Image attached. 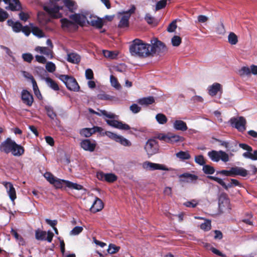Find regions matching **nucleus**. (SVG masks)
<instances>
[{
  "label": "nucleus",
  "instance_id": "6",
  "mask_svg": "<svg viewBox=\"0 0 257 257\" xmlns=\"http://www.w3.org/2000/svg\"><path fill=\"white\" fill-rule=\"evenodd\" d=\"M248 175V171L242 167H233L228 170H226V176H235L237 175L245 177Z\"/></svg>",
  "mask_w": 257,
  "mask_h": 257
},
{
  "label": "nucleus",
  "instance_id": "29",
  "mask_svg": "<svg viewBox=\"0 0 257 257\" xmlns=\"http://www.w3.org/2000/svg\"><path fill=\"white\" fill-rule=\"evenodd\" d=\"M30 26H32V33L35 36L41 38L45 36V33L43 31L37 26H33V24L31 23Z\"/></svg>",
  "mask_w": 257,
  "mask_h": 257
},
{
  "label": "nucleus",
  "instance_id": "48",
  "mask_svg": "<svg viewBox=\"0 0 257 257\" xmlns=\"http://www.w3.org/2000/svg\"><path fill=\"white\" fill-rule=\"evenodd\" d=\"M46 69L49 72L52 73L55 71L56 66L53 62H49L46 63Z\"/></svg>",
  "mask_w": 257,
  "mask_h": 257
},
{
  "label": "nucleus",
  "instance_id": "18",
  "mask_svg": "<svg viewBox=\"0 0 257 257\" xmlns=\"http://www.w3.org/2000/svg\"><path fill=\"white\" fill-rule=\"evenodd\" d=\"M155 98L152 96L145 97L137 100V102L142 105L147 106L155 103Z\"/></svg>",
  "mask_w": 257,
  "mask_h": 257
},
{
  "label": "nucleus",
  "instance_id": "2",
  "mask_svg": "<svg viewBox=\"0 0 257 257\" xmlns=\"http://www.w3.org/2000/svg\"><path fill=\"white\" fill-rule=\"evenodd\" d=\"M151 44H146L142 40L136 39L130 47V52L132 56L146 58L151 56Z\"/></svg>",
  "mask_w": 257,
  "mask_h": 257
},
{
  "label": "nucleus",
  "instance_id": "5",
  "mask_svg": "<svg viewBox=\"0 0 257 257\" xmlns=\"http://www.w3.org/2000/svg\"><path fill=\"white\" fill-rule=\"evenodd\" d=\"M145 150L149 156L157 153L159 151L158 142L153 139L148 140L145 146Z\"/></svg>",
  "mask_w": 257,
  "mask_h": 257
},
{
  "label": "nucleus",
  "instance_id": "11",
  "mask_svg": "<svg viewBox=\"0 0 257 257\" xmlns=\"http://www.w3.org/2000/svg\"><path fill=\"white\" fill-rule=\"evenodd\" d=\"M144 169H149L150 170H160L164 171H168L169 169L164 165L154 163L148 161L144 162L143 164Z\"/></svg>",
  "mask_w": 257,
  "mask_h": 257
},
{
  "label": "nucleus",
  "instance_id": "26",
  "mask_svg": "<svg viewBox=\"0 0 257 257\" xmlns=\"http://www.w3.org/2000/svg\"><path fill=\"white\" fill-rule=\"evenodd\" d=\"M184 141L185 138L183 137L171 133L169 134L168 143L173 144L178 142H183Z\"/></svg>",
  "mask_w": 257,
  "mask_h": 257
},
{
  "label": "nucleus",
  "instance_id": "31",
  "mask_svg": "<svg viewBox=\"0 0 257 257\" xmlns=\"http://www.w3.org/2000/svg\"><path fill=\"white\" fill-rule=\"evenodd\" d=\"M45 81L48 86L50 87L53 90L55 91H58L59 90V87L58 84L52 78L50 77H47L45 79Z\"/></svg>",
  "mask_w": 257,
  "mask_h": 257
},
{
  "label": "nucleus",
  "instance_id": "47",
  "mask_svg": "<svg viewBox=\"0 0 257 257\" xmlns=\"http://www.w3.org/2000/svg\"><path fill=\"white\" fill-rule=\"evenodd\" d=\"M110 80L111 84L112 86L116 88H119L120 87V85L118 83L117 78L114 77L113 75H111L110 76Z\"/></svg>",
  "mask_w": 257,
  "mask_h": 257
},
{
  "label": "nucleus",
  "instance_id": "32",
  "mask_svg": "<svg viewBox=\"0 0 257 257\" xmlns=\"http://www.w3.org/2000/svg\"><path fill=\"white\" fill-rule=\"evenodd\" d=\"M47 232L40 229L35 230V238L38 240H45Z\"/></svg>",
  "mask_w": 257,
  "mask_h": 257
},
{
  "label": "nucleus",
  "instance_id": "19",
  "mask_svg": "<svg viewBox=\"0 0 257 257\" xmlns=\"http://www.w3.org/2000/svg\"><path fill=\"white\" fill-rule=\"evenodd\" d=\"M173 127L177 131L185 132L187 130L188 127L185 122L181 120H176L173 122Z\"/></svg>",
  "mask_w": 257,
  "mask_h": 257
},
{
  "label": "nucleus",
  "instance_id": "13",
  "mask_svg": "<svg viewBox=\"0 0 257 257\" xmlns=\"http://www.w3.org/2000/svg\"><path fill=\"white\" fill-rule=\"evenodd\" d=\"M5 4H9V6L6 7L7 10H11L12 11H20L22 9L21 5L19 0H3Z\"/></svg>",
  "mask_w": 257,
  "mask_h": 257
},
{
  "label": "nucleus",
  "instance_id": "42",
  "mask_svg": "<svg viewBox=\"0 0 257 257\" xmlns=\"http://www.w3.org/2000/svg\"><path fill=\"white\" fill-rule=\"evenodd\" d=\"M176 156L182 160H188L190 158V154L187 152L180 151L176 154Z\"/></svg>",
  "mask_w": 257,
  "mask_h": 257
},
{
  "label": "nucleus",
  "instance_id": "20",
  "mask_svg": "<svg viewBox=\"0 0 257 257\" xmlns=\"http://www.w3.org/2000/svg\"><path fill=\"white\" fill-rule=\"evenodd\" d=\"M87 23L91 26L99 29H101L104 25L102 19L97 17H93L90 22L87 21Z\"/></svg>",
  "mask_w": 257,
  "mask_h": 257
},
{
  "label": "nucleus",
  "instance_id": "21",
  "mask_svg": "<svg viewBox=\"0 0 257 257\" xmlns=\"http://www.w3.org/2000/svg\"><path fill=\"white\" fill-rule=\"evenodd\" d=\"M35 51L40 52L41 54L45 55L51 59L53 57L52 50L48 47L37 46L35 48Z\"/></svg>",
  "mask_w": 257,
  "mask_h": 257
},
{
  "label": "nucleus",
  "instance_id": "59",
  "mask_svg": "<svg viewBox=\"0 0 257 257\" xmlns=\"http://www.w3.org/2000/svg\"><path fill=\"white\" fill-rule=\"evenodd\" d=\"M103 53L105 57L110 58L113 59L116 57V55L114 54L113 52L110 51L108 50H103Z\"/></svg>",
  "mask_w": 257,
  "mask_h": 257
},
{
  "label": "nucleus",
  "instance_id": "58",
  "mask_svg": "<svg viewBox=\"0 0 257 257\" xmlns=\"http://www.w3.org/2000/svg\"><path fill=\"white\" fill-rule=\"evenodd\" d=\"M97 98L100 100H108L111 99V96L104 92L98 94L97 95Z\"/></svg>",
  "mask_w": 257,
  "mask_h": 257
},
{
  "label": "nucleus",
  "instance_id": "12",
  "mask_svg": "<svg viewBox=\"0 0 257 257\" xmlns=\"http://www.w3.org/2000/svg\"><path fill=\"white\" fill-rule=\"evenodd\" d=\"M208 156L213 162H218L220 160L225 162V152L212 150L208 153Z\"/></svg>",
  "mask_w": 257,
  "mask_h": 257
},
{
  "label": "nucleus",
  "instance_id": "43",
  "mask_svg": "<svg viewBox=\"0 0 257 257\" xmlns=\"http://www.w3.org/2000/svg\"><path fill=\"white\" fill-rule=\"evenodd\" d=\"M119 249V246H116L114 244H110L107 249V252L108 253L113 254L118 252Z\"/></svg>",
  "mask_w": 257,
  "mask_h": 257
},
{
  "label": "nucleus",
  "instance_id": "16",
  "mask_svg": "<svg viewBox=\"0 0 257 257\" xmlns=\"http://www.w3.org/2000/svg\"><path fill=\"white\" fill-rule=\"evenodd\" d=\"M22 99L24 103L30 106L33 102V97L31 93L26 90L22 92Z\"/></svg>",
  "mask_w": 257,
  "mask_h": 257
},
{
  "label": "nucleus",
  "instance_id": "17",
  "mask_svg": "<svg viewBox=\"0 0 257 257\" xmlns=\"http://www.w3.org/2000/svg\"><path fill=\"white\" fill-rule=\"evenodd\" d=\"M104 207V204L102 200L99 198L96 197L95 201L90 208V211L92 212L96 213L101 210Z\"/></svg>",
  "mask_w": 257,
  "mask_h": 257
},
{
  "label": "nucleus",
  "instance_id": "55",
  "mask_svg": "<svg viewBox=\"0 0 257 257\" xmlns=\"http://www.w3.org/2000/svg\"><path fill=\"white\" fill-rule=\"evenodd\" d=\"M238 185L239 182L237 180L232 179L229 181L228 183H226V189Z\"/></svg>",
  "mask_w": 257,
  "mask_h": 257
},
{
  "label": "nucleus",
  "instance_id": "24",
  "mask_svg": "<svg viewBox=\"0 0 257 257\" xmlns=\"http://www.w3.org/2000/svg\"><path fill=\"white\" fill-rule=\"evenodd\" d=\"M12 154L14 156H21L24 154L25 149L22 146L17 144L15 142Z\"/></svg>",
  "mask_w": 257,
  "mask_h": 257
},
{
  "label": "nucleus",
  "instance_id": "30",
  "mask_svg": "<svg viewBox=\"0 0 257 257\" xmlns=\"http://www.w3.org/2000/svg\"><path fill=\"white\" fill-rule=\"evenodd\" d=\"M68 181L56 178L52 184L57 188H62L63 187H67Z\"/></svg>",
  "mask_w": 257,
  "mask_h": 257
},
{
  "label": "nucleus",
  "instance_id": "1",
  "mask_svg": "<svg viewBox=\"0 0 257 257\" xmlns=\"http://www.w3.org/2000/svg\"><path fill=\"white\" fill-rule=\"evenodd\" d=\"M69 18L73 22L66 18H63L60 20L62 28L64 29H66L69 32H76L78 29V25L83 27L85 25L86 17L83 14L75 13L71 15Z\"/></svg>",
  "mask_w": 257,
  "mask_h": 257
},
{
  "label": "nucleus",
  "instance_id": "10",
  "mask_svg": "<svg viewBox=\"0 0 257 257\" xmlns=\"http://www.w3.org/2000/svg\"><path fill=\"white\" fill-rule=\"evenodd\" d=\"M80 145L84 150L92 152L95 150L96 143L95 140L84 139L81 141Z\"/></svg>",
  "mask_w": 257,
  "mask_h": 257
},
{
  "label": "nucleus",
  "instance_id": "61",
  "mask_svg": "<svg viewBox=\"0 0 257 257\" xmlns=\"http://www.w3.org/2000/svg\"><path fill=\"white\" fill-rule=\"evenodd\" d=\"M21 31L25 34L26 36H29L32 32V26L29 27L28 26H23Z\"/></svg>",
  "mask_w": 257,
  "mask_h": 257
},
{
  "label": "nucleus",
  "instance_id": "53",
  "mask_svg": "<svg viewBox=\"0 0 257 257\" xmlns=\"http://www.w3.org/2000/svg\"><path fill=\"white\" fill-rule=\"evenodd\" d=\"M177 28L176 20L173 21L168 26L167 28V31L171 33L175 31Z\"/></svg>",
  "mask_w": 257,
  "mask_h": 257
},
{
  "label": "nucleus",
  "instance_id": "57",
  "mask_svg": "<svg viewBox=\"0 0 257 257\" xmlns=\"http://www.w3.org/2000/svg\"><path fill=\"white\" fill-rule=\"evenodd\" d=\"M195 161L196 163H197L200 165L204 166L205 164V160L202 155H198V156H195Z\"/></svg>",
  "mask_w": 257,
  "mask_h": 257
},
{
  "label": "nucleus",
  "instance_id": "27",
  "mask_svg": "<svg viewBox=\"0 0 257 257\" xmlns=\"http://www.w3.org/2000/svg\"><path fill=\"white\" fill-rule=\"evenodd\" d=\"M65 7L71 13H74L77 8L76 3L72 0H63Z\"/></svg>",
  "mask_w": 257,
  "mask_h": 257
},
{
  "label": "nucleus",
  "instance_id": "37",
  "mask_svg": "<svg viewBox=\"0 0 257 257\" xmlns=\"http://www.w3.org/2000/svg\"><path fill=\"white\" fill-rule=\"evenodd\" d=\"M118 138L116 140V142L119 143L121 145L127 147H130L132 145L131 142L123 137L119 136Z\"/></svg>",
  "mask_w": 257,
  "mask_h": 257
},
{
  "label": "nucleus",
  "instance_id": "54",
  "mask_svg": "<svg viewBox=\"0 0 257 257\" xmlns=\"http://www.w3.org/2000/svg\"><path fill=\"white\" fill-rule=\"evenodd\" d=\"M200 228L205 231L209 230L211 229L210 221L207 220L205 222L202 223L200 225Z\"/></svg>",
  "mask_w": 257,
  "mask_h": 257
},
{
  "label": "nucleus",
  "instance_id": "49",
  "mask_svg": "<svg viewBox=\"0 0 257 257\" xmlns=\"http://www.w3.org/2000/svg\"><path fill=\"white\" fill-rule=\"evenodd\" d=\"M239 73L241 76L248 75L251 73L250 69L248 67H243L239 71Z\"/></svg>",
  "mask_w": 257,
  "mask_h": 257
},
{
  "label": "nucleus",
  "instance_id": "62",
  "mask_svg": "<svg viewBox=\"0 0 257 257\" xmlns=\"http://www.w3.org/2000/svg\"><path fill=\"white\" fill-rule=\"evenodd\" d=\"M117 128L122 130H128L131 127L127 124L123 123L122 122L119 121Z\"/></svg>",
  "mask_w": 257,
  "mask_h": 257
},
{
  "label": "nucleus",
  "instance_id": "64",
  "mask_svg": "<svg viewBox=\"0 0 257 257\" xmlns=\"http://www.w3.org/2000/svg\"><path fill=\"white\" fill-rule=\"evenodd\" d=\"M85 77L87 79L91 80L94 78L93 71L91 69H87L85 71Z\"/></svg>",
  "mask_w": 257,
  "mask_h": 257
},
{
  "label": "nucleus",
  "instance_id": "34",
  "mask_svg": "<svg viewBox=\"0 0 257 257\" xmlns=\"http://www.w3.org/2000/svg\"><path fill=\"white\" fill-rule=\"evenodd\" d=\"M227 38L229 43L232 45H235L238 42V37L233 32L229 34Z\"/></svg>",
  "mask_w": 257,
  "mask_h": 257
},
{
  "label": "nucleus",
  "instance_id": "44",
  "mask_svg": "<svg viewBox=\"0 0 257 257\" xmlns=\"http://www.w3.org/2000/svg\"><path fill=\"white\" fill-rule=\"evenodd\" d=\"M67 187L70 189H74L77 190H80L83 189V186L80 184L74 183L69 181L67 182Z\"/></svg>",
  "mask_w": 257,
  "mask_h": 257
},
{
  "label": "nucleus",
  "instance_id": "40",
  "mask_svg": "<svg viewBox=\"0 0 257 257\" xmlns=\"http://www.w3.org/2000/svg\"><path fill=\"white\" fill-rule=\"evenodd\" d=\"M203 171L206 174L211 175L215 172L214 168L208 165H204L203 167Z\"/></svg>",
  "mask_w": 257,
  "mask_h": 257
},
{
  "label": "nucleus",
  "instance_id": "25",
  "mask_svg": "<svg viewBox=\"0 0 257 257\" xmlns=\"http://www.w3.org/2000/svg\"><path fill=\"white\" fill-rule=\"evenodd\" d=\"M67 61L73 64H78L81 60L79 55L76 53H70L67 54Z\"/></svg>",
  "mask_w": 257,
  "mask_h": 257
},
{
  "label": "nucleus",
  "instance_id": "51",
  "mask_svg": "<svg viewBox=\"0 0 257 257\" xmlns=\"http://www.w3.org/2000/svg\"><path fill=\"white\" fill-rule=\"evenodd\" d=\"M22 58L24 61L31 63L33 59V56L31 53H24L22 54Z\"/></svg>",
  "mask_w": 257,
  "mask_h": 257
},
{
  "label": "nucleus",
  "instance_id": "56",
  "mask_svg": "<svg viewBox=\"0 0 257 257\" xmlns=\"http://www.w3.org/2000/svg\"><path fill=\"white\" fill-rule=\"evenodd\" d=\"M207 178L214 180L216 182H217L218 183H219L220 185H221L222 187H225V182L223 181V180L219 178L212 176H208Z\"/></svg>",
  "mask_w": 257,
  "mask_h": 257
},
{
  "label": "nucleus",
  "instance_id": "41",
  "mask_svg": "<svg viewBox=\"0 0 257 257\" xmlns=\"http://www.w3.org/2000/svg\"><path fill=\"white\" fill-rule=\"evenodd\" d=\"M80 134L81 136L88 138L92 135L91 128H84L80 131Z\"/></svg>",
  "mask_w": 257,
  "mask_h": 257
},
{
  "label": "nucleus",
  "instance_id": "39",
  "mask_svg": "<svg viewBox=\"0 0 257 257\" xmlns=\"http://www.w3.org/2000/svg\"><path fill=\"white\" fill-rule=\"evenodd\" d=\"M179 178H184L186 179H189L191 181L196 180L198 179V176L197 175L190 174L189 173H185L181 174L179 176Z\"/></svg>",
  "mask_w": 257,
  "mask_h": 257
},
{
  "label": "nucleus",
  "instance_id": "15",
  "mask_svg": "<svg viewBox=\"0 0 257 257\" xmlns=\"http://www.w3.org/2000/svg\"><path fill=\"white\" fill-rule=\"evenodd\" d=\"M207 89L208 94L211 96H214L216 95L218 93L221 92L222 87L219 83H214L208 86Z\"/></svg>",
  "mask_w": 257,
  "mask_h": 257
},
{
  "label": "nucleus",
  "instance_id": "52",
  "mask_svg": "<svg viewBox=\"0 0 257 257\" xmlns=\"http://www.w3.org/2000/svg\"><path fill=\"white\" fill-rule=\"evenodd\" d=\"M44 177L50 183L53 184L56 177H55L52 173L50 172H46L44 174Z\"/></svg>",
  "mask_w": 257,
  "mask_h": 257
},
{
  "label": "nucleus",
  "instance_id": "46",
  "mask_svg": "<svg viewBox=\"0 0 257 257\" xmlns=\"http://www.w3.org/2000/svg\"><path fill=\"white\" fill-rule=\"evenodd\" d=\"M182 42V39L178 36H174L171 39V43L173 46H179Z\"/></svg>",
  "mask_w": 257,
  "mask_h": 257
},
{
  "label": "nucleus",
  "instance_id": "35",
  "mask_svg": "<svg viewBox=\"0 0 257 257\" xmlns=\"http://www.w3.org/2000/svg\"><path fill=\"white\" fill-rule=\"evenodd\" d=\"M156 119L159 123L164 124L167 122V118L163 113H158L156 116Z\"/></svg>",
  "mask_w": 257,
  "mask_h": 257
},
{
  "label": "nucleus",
  "instance_id": "28",
  "mask_svg": "<svg viewBox=\"0 0 257 257\" xmlns=\"http://www.w3.org/2000/svg\"><path fill=\"white\" fill-rule=\"evenodd\" d=\"M130 18V14H125L121 18L118 27L120 28L127 27L129 24V19Z\"/></svg>",
  "mask_w": 257,
  "mask_h": 257
},
{
  "label": "nucleus",
  "instance_id": "60",
  "mask_svg": "<svg viewBox=\"0 0 257 257\" xmlns=\"http://www.w3.org/2000/svg\"><path fill=\"white\" fill-rule=\"evenodd\" d=\"M8 14L0 8V22L5 21L8 18Z\"/></svg>",
  "mask_w": 257,
  "mask_h": 257
},
{
  "label": "nucleus",
  "instance_id": "36",
  "mask_svg": "<svg viewBox=\"0 0 257 257\" xmlns=\"http://www.w3.org/2000/svg\"><path fill=\"white\" fill-rule=\"evenodd\" d=\"M32 84H33V90H34L35 94L37 96V97L38 98H40V97H41L42 98V95H41L40 91L39 89L37 82L33 77H32Z\"/></svg>",
  "mask_w": 257,
  "mask_h": 257
},
{
  "label": "nucleus",
  "instance_id": "14",
  "mask_svg": "<svg viewBox=\"0 0 257 257\" xmlns=\"http://www.w3.org/2000/svg\"><path fill=\"white\" fill-rule=\"evenodd\" d=\"M2 184L5 187L10 198L14 201L17 197L16 192L12 183L9 182H3Z\"/></svg>",
  "mask_w": 257,
  "mask_h": 257
},
{
  "label": "nucleus",
  "instance_id": "23",
  "mask_svg": "<svg viewBox=\"0 0 257 257\" xmlns=\"http://www.w3.org/2000/svg\"><path fill=\"white\" fill-rule=\"evenodd\" d=\"M7 24L9 26L12 27L14 32L19 33L21 31L23 25L19 21L14 22L12 20H8Z\"/></svg>",
  "mask_w": 257,
  "mask_h": 257
},
{
  "label": "nucleus",
  "instance_id": "33",
  "mask_svg": "<svg viewBox=\"0 0 257 257\" xmlns=\"http://www.w3.org/2000/svg\"><path fill=\"white\" fill-rule=\"evenodd\" d=\"M45 109L47 112L48 116L51 119H54L56 117L57 114L56 112H54L53 107L50 105H46L45 106Z\"/></svg>",
  "mask_w": 257,
  "mask_h": 257
},
{
  "label": "nucleus",
  "instance_id": "22",
  "mask_svg": "<svg viewBox=\"0 0 257 257\" xmlns=\"http://www.w3.org/2000/svg\"><path fill=\"white\" fill-rule=\"evenodd\" d=\"M43 9L48 13L52 17L55 18V15L57 14L62 7L58 6H54L53 8H49L47 6H44Z\"/></svg>",
  "mask_w": 257,
  "mask_h": 257
},
{
  "label": "nucleus",
  "instance_id": "45",
  "mask_svg": "<svg viewBox=\"0 0 257 257\" xmlns=\"http://www.w3.org/2000/svg\"><path fill=\"white\" fill-rule=\"evenodd\" d=\"M167 0H160L156 5L155 11H157L165 8L167 5Z\"/></svg>",
  "mask_w": 257,
  "mask_h": 257
},
{
  "label": "nucleus",
  "instance_id": "50",
  "mask_svg": "<svg viewBox=\"0 0 257 257\" xmlns=\"http://www.w3.org/2000/svg\"><path fill=\"white\" fill-rule=\"evenodd\" d=\"M225 202V194L222 193L218 198V206L219 209H222L224 207V202Z\"/></svg>",
  "mask_w": 257,
  "mask_h": 257
},
{
  "label": "nucleus",
  "instance_id": "4",
  "mask_svg": "<svg viewBox=\"0 0 257 257\" xmlns=\"http://www.w3.org/2000/svg\"><path fill=\"white\" fill-rule=\"evenodd\" d=\"M151 45L150 48L151 56H153L156 53L159 54L167 51V48L165 44L157 38H154L151 40Z\"/></svg>",
  "mask_w": 257,
  "mask_h": 257
},
{
  "label": "nucleus",
  "instance_id": "3",
  "mask_svg": "<svg viewBox=\"0 0 257 257\" xmlns=\"http://www.w3.org/2000/svg\"><path fill=\"white\" fill-rule=\"evenodd\" d=\"M59 79L61 80L69 90L78 92L80 90V87L76 80L72 76L68 75H60Z\"/></svg>",
  "mask_w": 257,
  "mask_h": 257
},
{
  "label": "nucleus",
  "instance_id": "8",
  "mask_svg": "<svg viewBox=\"0 0 257 257\" xmlns=\"http://www.w3.org/2000/svg\"><path fill=\"white\" fill-rule=\"evenodd\" d=\"M231 125L237 128L239 132H243L245 130L246 121L244 117L232 118L230 120Z\"/></svg>",
  "mask_w": 257,
  "mask_h": 257
},
{
  "label": "nucleus",
  "instance_id": "9",
  "mask_svg": "<svg viewBox=\"0 0 257 257\" xmlns=\"http://www.w3.org/2000/svg\"><path fill=\"white\" fill-rule=\"evenodd\" d=\"M239 147L247 151L242 154V156L245 158L250 159L253 160H257V151L252 152V148L245 144H239Z\"/></svg>",
  "mask_w": 257,
  "mask_h": 257
},
{
  "label": "nucleus",
  "instance_id": "7",
  "mask_svg": "<svg viewBox=\"0 0 257 257\" xmlns=\"http://www.w3.org/2000/svg\"><path fill=\"white\" fill-rule=\"evenodd\" d=\"M15 141H13L11 138H8L6 140L2 142L0 145V151L8 154L13 151Z\"/></svg>",
  "mask_w": 257,
  "mask_h": 257
},
{
  "label": "nucleus",
  "instance_id": "63",
  "mask_svg": "<svg viewBox=\"0 0 257 257\" xmlns=\"http://www.w3.org/2000/svg\"><path fill=\"white\" fill-rule=\"evenodd\" d=\"M130 110L134 113H137L140 112L141 110V108L137 104H133L130 106Z\"/></svg>",
  "mask_w": 257,
  "mask_h": 257
},
{
  "label": "nucleus",
  "instance_id": "38",
  "mask_svg": "<svg viewBox=\"0 0 257 257\" xmlns=\"http://www.w3.org/2000/svg\"><path fill=\"white\" fill-rule=\"evenodd\" d=\"M117 176L112 173H107L105 174V177L104 180L107 182L112 183L117 180Z\"/></svg>",
  "mask_w": 257,
  "mask_h": 257
}]
</instances>
